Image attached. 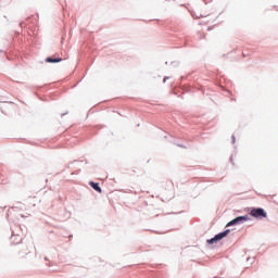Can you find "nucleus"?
<instances>
[{
	"label": "nucleus",
	"instance_id": "nucleus-1",
	"mask_svg": "<svg viewBox=\"0 0 278 278\" xmlns=\"http://www.w3.org/2000/svg\"><path fill=\"white\" fill-rule=\"evenodd\" d=\"M230 230L227 229L226 231L224 232H219L218 235H215L213 239H208L207 242L210 244H213L215 242H218L220 241L223 238H226L228 235H229Z\"/></svg>",
	"mask_w": 278,
	"mask_h": 278
},
{
	"label": "nucleus",
	"instance_id": "nucleus-3",
	"mask_svg": "<svg viewBox=\"0 0 278 278\" xmlns=\"http://www.w3.org/2000/svg\"><path fill=\"white\" fill-rule=\"evenodd\" d=\"M247 220H249V216H240L233 218L230 223L227 224V227L233 226V225H239V224H244Z\"/></svg>",
	"mask_w": 278,
	"mask_h": 278
},
{
	"label": "nucleus",
	"instance_id": "nucleus-6",
	"mask_svg": "<svg viewBox=\"0 0 278 278\" xmlns=\"http://www.w3.org/2000/svg\"><path fill=\"white\" fill-rule=\"evenodd\" d=\"M233 160H235L233 156H231L230 161H231L232 165H235V161Z\"/></svg>",
	"mask_w": 278,
	"mask_h": 278
},
{
	"label": "nucleus",
	"instance_id": "nucleus-5",
	"mask_svg": "<svg viewBox=\"0 0 278 278\" xmlns=\"http://www.w3.org/2000/svg\"><path fill=\"white\" fill-rule=\"evenodd\" d=\"M46 62H48V63H59V62H62V59L61 58H56V59L48 58V59H46Z\"/></svg>",
	"mask_w": 278,
	"mask_h": 278
},
{
	"label": "nucleus",
	"instance_id": "nucleus-4",
	"mask_svg": "<svg viewBox=\"0 0 278 278\" xmlns=\"http://www.w3.org/2000/svg\"><path fill=\"white\" fill-rule=\"evenodd\" d=\"M90 186H91L92 189L96 190V192L101 193V188L99 187L98 182L90 181Z\"/></svg>",
	"mask_w": 278,
	"mask_h": 278
},
{
	"label": "nucleus",
	"instance_id": "nucleus-2",
	"mask_svg": "<svg viewBox=\"0 0 278 278\" xmlns=\"http://www.w3.org/2000/svg\"><path fill=\"white\" fill-rule=\"evenodd\" d=\"M250 215L255 218H265L267 217V213L263 208H254L250 212Z\"/></svg>",
	"mask_w": 278,
	"mask_h": 278
}]
</instances>
